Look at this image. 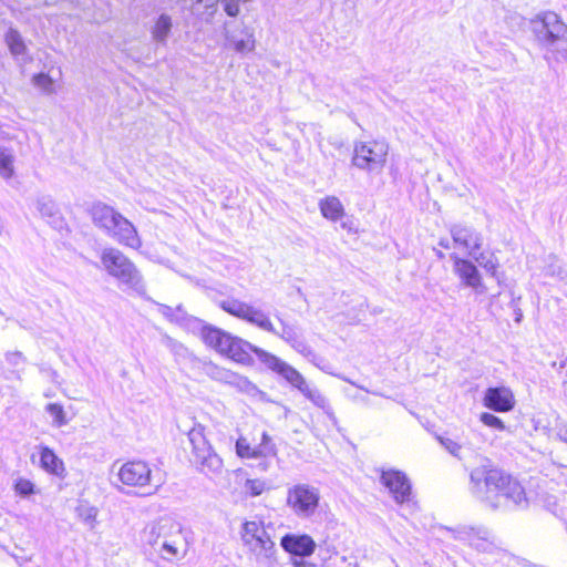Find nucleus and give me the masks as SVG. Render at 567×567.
<instances>
[{
    "label": "nucleus",
    "instance_id": "dca6fc26",
    "mask_svg": "<svg viewBox=\"0 0 567 567\" xmlns=\"http://www.w3.org/2000/svg\"><path fill=\"white\" fill-rule=\"evenodd\" d=\"M380 478L398 504H403L411 499V483L403 472L395 470L382 471Z\"/></svg>",
    "mask_w": 567,
    "mask_h": 567
},
{
    "label": "nucleus",
    "instance_id": "aec40b11",
    "mask_svg": "<svg viewBox=\"0 0 567 567\" xmlns=\"http://www.w3.org/2000/svg\"><path fill=\"white\" fill-rule=\"evenodd\" d=\"M4 42L11 53V55L19 62L27 63L32 59L29 56V50L27 43L21 35V33L13 28H9V30L4 34Z\"/></svg>",
    "mask_w": 567,
    "mask_h": 567
},
{
    "label": "nucleus",
    "instance_id": "cd10ccee",
    "mask_svg": "<svg viewBox=\"0 0 567 567\" xmlns=\"http://www.w3.org/2000/svg\"><path fill=\"white\" fill-rule=\"evenodd\" d=\"M203 372L214 381L225 383L227 382L230 370L219 367L213 362H202Z\"/></svg>",
    "mask_w": 567,
    "mask_h": 567
},
{
    "label": "nucleus",
    "instance_id": "79ce46f5",
    "mask_svg": "<svg viewBox=\"0 0 567 567\" xmlns=\"http://www.w3.org/2000/svg\"><path fill=\"white\" fill-rule=\"evenodd\" d=\"M480 420L487 426H496V416L489 413H482Z\"/></svg>",
    "mask_w": 567,
    "mask_h": 567
},
{
    "label": "nucleus",
    "instance_id": "09e8293b",
    "mask_svg": "<svg viewBox=\"0 0 567 567\" xmlns=\"http://www.w3.org/2000/svg\"><path fill=\"white\" fill-rule=\"evenodd\" d=\"M340 378H341L343 381L349 382V383H350V384H352V385H357L353 381H351L350 379H348V378H346V377H343V375H342V377H340Z\"/></svg>",
    "mask_w": 567,
    "mask_h": 567
},
{
    "label": "nucleus",
    "instance_id": "c756f323",
    "mask_svg": "<svg viewBox=\"0 0 567 567\" xmlns=\"http://www.w3.org/2000/svg\"><path fill=\"white\" fill-rule=\"evenodd\" d=\"M254 449L256 451V458L277 455L276 444L272 442L271 436L267 432L261 434V441L259 445Z\"/></svg>",
    "mask_w": 567,
    "mask_h": 567
},
{
    "label": "nucleus",
    "instance_id": "ea45409f",
    "mask_svg": "<svg viewBox=\"0 0 567 567\" xmlns=\"http://www.w3.org/2000/svg\"><path fill=\"white\" fill-rule=\"evenodd\" d=\"M234 337L235 336L230 334L229 332H225L224 338L220 341V346L216 348V351L226 357Z\"/></svg>",
    "mask_w": 567,
    "mask_h": 567
},
{
    "label": "nucleus",
    "instance_id": "a18cd8bd",
    "mask_svg": "<svg viewBox=\"0 0 567 567\" xmlns=\"http://www.w3.org/2000/svg\"><path fill=\"white\" fill-rule=\"evenodd\" d=\"M6 233V227L3 221L0 219V237L3 236Z\"/></svg>",
    "mask_w": 567,
    "mask_h": 567
},
{
    "label": "nucleus",
    "instance_id": "9b49d317",
    "mask_svg": "<svg viewBox=\"0 0 567 567\" xmlns=\"http://www.w3.org/2000/svg\"><path fill=\"white\" fill-rule=\"evenodd\" d=\"M320 492L309 484H296L288 488L287 505L300 518H309L319 507Z\"/></svg>",
    "mask_w": 567,
    "mask_h": 567
},
{
    "label": "nucleus",
    "instance_id": "de8ad7c7",
    "mask_svg": "<svg viewBox=\"0 0 567 567\" xmlns=\"http://www.w3.org/2000/svg\"><path fill=\"white\" fill-rule=\"evenodd\" d=\"M351 399H353V400H360V401L365 402V403H367V401H368L367 399H364V398H360V396H358V395H352V396H351Z\"/></svg>",
    "mask_w": 567,
    "mask_h": 567
},
{
    "label": "nucleus",
    "instance_id": "412c9836",
    "mask_svg": "<svg viewBox=\"0 0 567 567\" xmlns=\"http://www.w3.org/2000/svg\"><path fill=\"white\" fill-rule=\"evenodd\" d=\"M281 322V331H277V336L289 343L295 350L307 358H315V353L312 349L300 339L296 328L280 320Z\"/></svg>",
    "mask_w": 567,
    "mask_h": 567
},
{
    "label": "nucleus",
    "instance_id": "2eb2a0df",
    "mask_svg": "<svg viewBox=\"0 0 567 567\" xmlns=\"http://www.w3.org/2000/svg\"><path fill=\"white\" fill-rule=\"evenodd\" d=\"M277 374L282 377L292 386L297 388L308 400L322 410L329 409L328 400L320 391L311 389L302 374L284 361Z\"/></svg>",
    "mask_w": 567,
    "mask_h": 567
},
{
    "label": "nucleus",
    "instance_id": "1a4fd4ad",
    "mask_svg": "<svg viewBox=\"0 0 567 567\" xmlns=\"http://www.w3.org/2000/svg\"><path fill=\"white\" fill-rule=\"evenodd\" d=\"M453 252L457 256H472L481 266L495 274V265L491 259H486L481 251L482 238L477 233L465 227H454L452 229Z\"/></svg>",
    "mask_w": 567,
    "mask_h": 567
},
{
    "label": "nucleus",
    "instance_id": "a878e982",
    "mask_svg": "<svg viewBox=\"0 0 567 567\" xmlns=\"http://www.w3.org/2000/svg\"><path fill=\"white\" fill-rule=\"evenodd\" d=\"M226 384L248 395H255L258 392L257 386L248 378L234 371H230Z\"/></svg>",
    "mask_w": 567,
    "mask_h": 567
},
{
    "label": "nucleus",
    "instance_id": "4be33fe9",
    "mask_svg": "<svg viewBox=\"0 0 567 567\" xmlns=\"http://www.w3.org/2000/svg\"><path fill=\"white\" fill-rule=\"evenodd\" d=\"M318 206L321 215L333 223L340 220L346 214L344 207L337 196L321 198Z\"/></svg>",
    "mask_w": 567,
    "mask_h": 567
},
{
    "label": "nucleus",
    "instance_id": "5701e85b",
    "mask_svg": "<svg viewBox=\"0 0 567 567\" xmlns=\"http://www.w3.org/2000/svg\"><path fill=\"white\" fill-rule=\"evenodd\" d=\"M40 466L48 473L62 476L64 473V464L55 453L48 446L40 447Z\"/></svg>",
    "mask_w": 567,
    "mask_h": 567
},
{
    "label": "nucleus",
    "instance_id": "3c124183",
    "mask_svg": "<svg viewBox=\"0 0 567 567\" xmlns=\"http://www.w3.org/2000/svg\"><path fill=\"white\" fill-rule=\"evenodd\" d=\"M440 245H441L442 247H444V248H450L449 244H447V243H445L444 240H441V241H440Z\"/></svg>",
    "mask_w": 567,
    "mask_h": 567
},
{
    "label": "nucleus",
    "instance_id": "603ef678",
    "mask_svg": "<svg viewBox=\"0 0 567 567\" xmlns=\"http://www.w3.org/2000/svg\"><path fill=\"white\" fill-rule=\"evenodd\" d=\"M13 357H14V358H19V359H20V358H21V354H20V353H14V354H13Z\"/></svg>",
    "mask_w": 567,
    "mask_h": 567
},
{
    "label": "nucleus",
    "instance_id": "20e7f679",
    "mask_svg": "<svg viewBox=\"0 0 567 567\" xmlns=\"http://www.w3.org/2000/svg\"><path fill=\"white\" fill-rule=\"evenodd\" d=\"M116 477L123 486L137 488L143 495L157 493L163 484L151 465L141 460L122 463L116 470Z\"/></svg>",
    "mask_w": 567,
    "mask_h": 567
},
{
    "label": "nucleus",
    "instance_id": "e433bc0d",
    "mask_svg": "<svg viewBox=\"0 0 567 567\" xmlns=\"http://www.w3.org/2000/svg\"><path fill=\"white\" fill-rule=\"evenodd\" d=\"M221 3H223V7H224V11L229 16V17H237L240 12V7H239V2L238 0H221Z\"/></svg>",
    "mask_w": 567,
    "mask_h": 567
},
{
    "label": "nucleus",
    "instance_id": "6e6552de",
    "mask_svg": "<svg viewBox=\"0 0 567 567\" xmlns=\"http://www.w3.org/2000/svg\"><path fill=\"white\" fill-rule=\"evenodd\" d=\"M241 539L257 559L270 560L277 554L275 542L261 522H245L241 527Z\"/></svg>",
    "mask_w": 567,
    "mask_h": 567
},
{
    "label": "nucleus",
    "instance_id": "9d476101",
    "mask_svg": "<svg viewBox=\"0 0 567 567\" xmlns=\"http://www.w3.org/2000/svg\"><path fill=\"white\" fill-rule=\"evenodd\" d=\"M251 353H255L258 358V360L269 370L277 373V371L280 369L281 364L284 363V360H281L279 357L258 348L250 342L234 337L233 342L230 343V347L228 349V352L226 354L227 358L231 359L233 361L244 364V365H250L252 364V357Z\"/></svg>",
    "mask_w": 567,
    "mask_h": 567
},
{
    "label": "nucleus",
    "instance_id": "5fc2aeb1",
    "mask_svg": "<svg viewBox=\"0 0 567 567\" xmlns=\"http://www.w3.org/2000/svg\"><path fill=\"white\" fill-rule=\"evenodd\" d=\"M357 386L359 388V385H357ZM360 389H362V390H363V388H362V386H360ZM364 392H368V389H364Z\"/></svg>",
    "mask_w": 567,
    "mask_h": 567
},
{
    "label": "nucleus",
    "instance_id": "c9c22d12",
    "mask_svg": "<svg viewBox=\"0 0 567 567\" xmlns=\"http://www.w3.org/2000/svg\"><path fill=\"white\" fill-rule=\"evenodd\" d=\"M14 491L21 496H29L34 493V484L27 478H18L14 483Z\"/></svg>",
    "mask_w": 567,
    "mask_h": 567
},
{
    "label": "nucleus",
    "instance_id": "6ab92c4d",
    "mask_svg": "<svg viewBox=\"0 0 567 567\" xmlns=\"http://www.w3.org/2000/svg\"><path fill=\"white\" fill-rule=\"evenodd\" d=\"M451 258L454 260L455 272L464 281V284L482 292L483 290L481 289V279L476 267L470 261L457 256L456 252H453Z\"/></svg>",
    "mask_w": 567,
    "mask_h": 567
},
{
    "label": "nucleus",
    "instance_id": "f257e3e1",
    "mask_svg": "<svg viewBox=\"0 0 567 567\" xmlns=\"http://www.w3.org/2000/svg\"><path fill=\"white\" fill-rule=\"evenodd\" d=\"M141 543L145 550L172 564L188 555L192 545L190 532L176 519L162 516L144 526Z\"/></svg>",
    "mask_w": 567,
    "mask_h": 567
},
{
    "label": "nucleus",
    "instance_id": "39448f33",
    "mask_svg": "<svg viewBox=\"0 0 567 567\" xmlns=\"http://www.w3.org/2000/svg\"><path fill=\"white\" fill-rule=\"evenodd\" d=\"M102 268L120 282L137 291L144 289L143 278L133 261L120 249L106 247L101 251Z\"/></svg>",
    "mask_w": 567,
    "mask_h": 567
},
{
    "label": "nucleus",
    "instance_id": "58836bf2",
    "mask_svg": "<svg viewBox=\"0 0 567 567\" xmlns=\"http://www.w3.org/2000/svg\"><path fill=\"white\" fill-rule=\"evenodd\" d=\"M441 444L454 456H458L461 451V445L456 442H454L451 439H443L440 437Z\"/></svg>",
    "mask_w": 567,
    "mask_h": 567
},
{
    "label": "nucleus",
    "instance_id": "7ed1b4c3",
    "mask_svg": "<svg viewBox=\"0 0 567 567\" xmlns=\"http://www.w3.org/2000/svg\"><path fill=\"white\" fill-rule=\"evenodd\" d=\"M93 224L120 245L140 249L142 240L136 227L114 207L103 203L91 208Z\"/></svg>",
    "mask_w": 567,
    "mask_h": 567
},
{
    "label": "nucleus",
    "instance_id": "473e14b6",
    "mask_svg": "<svg viewBox=\"0 0 567 567\" xmlns=\"http://www.w3.org/2000/svg\"><path fill=\"white\" fill-rule=\"evenodd\" d=\"M32 83L34 86H37L47 94H52L54 92V81L50 75L45 73H39L33 75Z\"/></svg>",
    "mask_w": 567,
    "mask_h": 567
},
{
    "label": "nucleus",
    "instance_id": "f3484780",
    "mask_svg": "<svg viewBox=\"0 0 567 567\" xmlns=\"http://www.w3.org/2000/svg\"><path fill=\"white\" fill-rule=\"evenodd\" d=\"M280 545L285 551L300 557H309L316 550V542L308 534H287L281 540Z\"/></svg>",
    "mask_w": 567,
    "mask_h": 567
},
{
    "label": "nucleus",
    "instance_id": "f03ea898",
    "mask_svg": "<svg viewBox=\"0 0 567 567\" xmlns=\"http://www.w3.org/2000/svg\"><path fill=\"white\" fill-rule=\"evenodd\" d=\"M529 30L547 61L567 63V24L557 13H538L529 21Z\"/></svg>",
    "mask_w": 567,
    "mask_h": 567
},
{
    "label": "nucleus",
    "instance_id": "4c0bfd02",
    "mask_svg": "<svg viewBox=\"0 0 567 567\" xmlns=\"http://www.w3.org/2000/svg\"><path fill=\"white\" fill-rule=\"evenodd\" d=\"M546 275H549L551 277H557L561 280L567 278V272L559 266V265H548L545 268Z\"/></svg>",
    "mask_w": 567,
    "mask_h": 567
},
{
    "label": "nucleus",
    "instance_id": "b1692460",
    "mask_svg": "<svg viewBox=\"0 0 567 567\" xmlns=\"http://www.w3.org/2000/svg\"><path fill=\"white\" fill-rule=\"evenodd\" d=\"M173 28L172 18L163 13L154 22L151 28V34L154 41L165 44Z\"/></svg>",
    "mask_w": 567,
    "mask_h": 567
},
{
    "label": "nucleus",
    "instance_id": "c03bdc74",
    "mask_svg": "<svg viewBox=\"0 0 567 567\" xmlns=\"http://www.w3.org/2000/svg\"><path fill=\"white\" fill-rule=\"evenodd\" d=\"M219 0H195L196 3L204 4L206 8H213Z\"/></svg>",
    "mask_w": 567,
    "mask_h": 567
},
{
    "label": "nucleus",
    "instance_id": "7c9ffc66",
    "mask_svg": "<svg viewBox=\"0 0 567 567\" xmlns=\"http://www.w3.org/2000/svg\"><path fill=\"white\" fill-rule=\"evenodd\" d=\"M47 412L52 416V424L55 427H62L68 424L65 411L61 404L49 403L45 408Z\"/></svg>",
    "mask_w": 567,
    "mask_h": 567
},
{
    "label": "nucleus",
    "instance_id": "864d4df0",
    "mask_svg": "<svg viewBox=\"0 0 567 567\" xmlns=\"http://www.w3.org/2000/svg\"><path fill=\"white\" fill-rule=\"evenodd\" d=\"M561 440H564L566 443H567V432H566V436H560Z\"/></svg>",
    "mask_w": 567,
    "mask_h": 567
},
{
    "label": "nucleus",
    "instance_id": "49530a36",
    "mask_svg": "<svg viewBox=\"0 0 567 567\" xmlns=\"http://www.w3.org/2000/svg\"><path fill=\"white\" fill-rule=\"evenodd\" d=\"M522 318H523V313H522V311H520V310H517V311H516V318H515V321H516V322H520Z\"/></svg>",
    "mask_w": 567,
    "mask_h": 567
},
{
    "label": "nucleus",
    "instance_id": "a19ab883",
    "mask_svg": "<svg viewBox=\"0 0 567 567\" xmlns=\"http://www.w3.org/2000/svg\"><path fill=\"white\" fill-rule=\"evenodd\" d=\"M484 405L496 411V389H488L484 398Z\"/></svg>",
    "mask_w": 567,
    "mask_h": 567
},
{
    "label": "nucleus",
    "instance_id": "a211bd4d",
    "mask_svg": "<svg viewBox=\"0 0 567 567\" xmlns=\"http://www.w3.org/2000/svg\"><path fill=\"white\" fill-rule=\"evenodd\" d=\"M498 494H501L505 501L507 502V505L518 506V507H526L527 506V498L525 495V489L520 485V483L513 478L512 476H503L501 475L498 477Z\"/></svg>",
    "mask_w": 567,
    "mask_h": 567
},
{
    "label": "nucleus",
    "instance_id": "8fccbe9b",
    "mask_svg": "<svg viewBox=\"0 0 567 567\" xmlns=\"http://www.w3.org/2000/svg\"><path fill=\"white\" fill-rule=\"evenodd\" d=\"M497 425H498V430L505 429L503 422L499 419H498Z\"/></svg>",
    "mask_w": 567,
    "mask_h": 567
},
{
    "label": "nucleus",
    "instance_id": "ddd939ff",
    "mask_svg": "<svg viewBox=\"0 0 567 567\" xmlns=\"http://www.w3.org/2000/svg\"><path fill=\"white\" fill-rule=\"evenodd\" d=\"M219 307L227 313L245 320L264 331L277 333V330L272 324L269 316L259 308H256L238 299L223 300L219 302Z\"/></svg>",
    "mask_w": 567,
    "mask_h": 567
},
{
    "label": "nucleus",
    "instance_id": "2f4dec72",
    "mask_svg": "<svg viewBox=\"0 0 567 567\" xmlns=\"http://www.w3.org/2000/svg\"><path fill=\"white\" fill-rule=\"evenodd\" d=\"M515 405L513 392L505 386H498V412L509 411Z\"/></svg>",
    "mask_w": 567,
    "mask_h": 567
},
{
    "label": "nucleus",
    "instance_id": "4468645a",
    "mask_svg": "<svg viewBox=\"0 0 567 567\" xmlns=\"http://www.w3.org/2000/svg\"><path fill=\"white\" fill-rule=\"evenodd\" d=\"M471 491L481 501L489 502L496 491V471L493 461L482 458L481 464L471 472Z\"/></svg>",
    "mask_w": 567,
    "mask_h": 567
},
{
    "label": "nucleus",
    "instance_id": "f704fd0d",
    "mask_svg": "<svg viewBox=\"0 0 567 567\" xmlns=\"http://www.w3.org/2000/svg\"><path fill=\"white\" fill-rule=\"evenodd\" d=\"M236 453L243 458H256V451L250 446L247 439L239 437L236 442Z\"/></svg>",
    "mask_w": 567,
    "mask_h": 567
},
{
    "label": "nucleus",
    "instance_id": "37998d69",
    "mask_svg": "<svg viewBox=\"0 0 567 567\" xmlns=\"http://www.w3.org/2000/svg\"><path fill=\"white\" fill-rule=\"evenodd\" d=\"M291 565L293 567H317L316 564H313L311 561L303 560V559H293L291 561Z\"/></svg>",
    "mask_w": 567,
    "mask_h": 567
},
{
    "label": "nucleus",
    "instance_id": "f8f14e48",
    "mask_svg": "<svg viewBox=\"0 0 567 567\" xmlns=\"http://www.w3.org/2000/svg\"><path fill=\"white\" fill-rule=\"evenodd\" d=\"M225 48L240 55L256 50L257 40L252 27L243 21H229L224 24Z\"/></svg>",
    "mask_w": 567,
    "mask_h": 567
},
{
    "label": "nucleus",
    "instance_id": "0eeeda50",
    "mask_svg": "<svg viewBox=\"0 0 567 567\" xmlns=\"http://www.w3.org/2000/svg\"><path fill=\"white\" fill-rule=\"evenodd\" d=\"M389 144L383 140L357 142L352 164L359 169L380 173L388 159Z\"/></svg>",
    "mask_w": 567,
    "mask_h": 567
},
{
    "label": "nucleus",
    "instance_id": "72a5a7b5",
    "mask_svg": "<svg viewBox=\"0 0 567 567\" xmlns=\"http://www.w3.org/2000/svg\"><path fill=\"white\" fill-rule=\"evenodd\" d=\"M266 489V483L262 480L259 478H247L244 484V491L249 496H259L261 495Z\"/></svg>",
    "mask_w": 567,
    "mask_h": 567
},
{
    "label": "nucleus",
    "instance_id": "423d86ee",
    "mask_svg": "<svg viewBox=\"0 0 567 567\" xmlns=\"http://www.w3.org/2000/svg\"><path fill=\"white\" fill-rule=\"evenodd\" d=\"M188 440L192 445V461L198 470L205 474H219L223 470V460L206 439L204 427L194 426L188 432Z\"/></svg>",
    "mask_w": 567,
    "mask_h": 567
},
{
    "label": "nucleus",
    "instance_id": "bb28decb",
    "mask_svg": "<svg viewBox=\"0 0 567 567\" xmlns=\"http://www.w3.org/2000/svg\"><path fill=\"white\" fill-rule=\"evenodd\" d=\"M14 175V155L12 151L0 147V176L10 179Z\"/></svg>",
    "mask_w": 567,
    "mask_h": 567
},
{
    "label": "nucleus",
    "instance_id": "c85d7f7f",
    "mask_svg": "<svg viewBox=\"0 0 567 567\" xmlns=\"http://www.w3.org/2000/svg\"><path fill=\"white\" fill-rule=\"evenodd\" d=\"M225 332L226 331L221 329L206 326L202 329V339L208 347L216 350V348L220 346V341L224 338Z\"/></svg>",
    "mask_w": 567,
    "mask_h": 567
},
{
    "label": "nucleus",
    "instance_id": "393cba45",
    "mask_svg": "<svg viewBox=\"0 0 567 567\" xmlns=\"http://www.w3.org/2000/svg\"><path fill=\"white\" fill-rule=\"evenodd\" d=\"M34 207L42 217L54 218L59 215V207L50 195H38L34 199Z\"/></svg>",
    "mask_w": 567,
    "mask_h": 567
}]
</instances>
